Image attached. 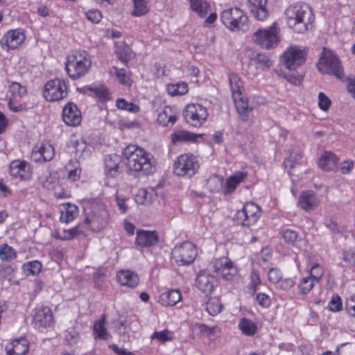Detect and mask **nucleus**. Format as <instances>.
<instances>
[{"mask_svg": "<svg viewBox=\"0 0 355 355\" xmlns=\"http://www.w3.org/2000/svg\"><path fill=\"white\" fill-rule=\"evenodd\" d=\"M127 168L134 172L150 175L155 171V164L153 155L135 145H129L123 152Z\"/></svg>", "mask_w": 355, "mask_h": 355, "instance_id": "obj_1", "label": "nucleus"}, {"mask_svg": "<svg viewBox=\"0 0 355 355\" xmlns=\"http://www.w3.org/2000/svg\"><path fill=\"white\" fill-rule=\"evenodd\" d=\"M289 28L297 33H303L308 29L311 16L310 7L304 3L290 5L284 12Z\"/></svg>", "mask_w": 355, "mask_h": 355, "instance_id": "obj_2", "label": "nucleus"}, {"mask_svg": "<svg viewBox=\"0 0 355 355\" xmlns=\"http://www.w3.org/2000/svg\"><path fill=\"white\" fill-rule=\"evenodd\" d=\"M91 64L90 56L86 51H76L67 56L65 69L69 77L78 79L89 71Z\"/></svg>", "mask_w": 355, "mask_h": 355, "instance_id": "obj_3", "label": "nucleus"}, {"mask_svg": "<svg viewBox=\"0 0 355 355\" xmlns=\"http://www.w3.org/2000/svg\"><path fill=\"white\" fill-rule=\"evenodd\" d=\"M317 67L322 73L333 75L339 79L344 77V71L340 59L326 48H324L321 53Z\"/></svg>", "mask_w": 355, "mask_h": 355, "instance_id": "obj_4", "label": "nucleus"}, {"mask_svg": "<svg viewBox=\"0 0 355 355\" xmlns=\"http://www.w3.org/2000/svg\"><path fill=\"white\" fill-rule=\"evenodd\" d=\"M222 23L230 30L247 31L249 29L248 17L239 8L223 10L220 15Z\"/></svg>", "mask_w": 355, "mask_h": 355, "instance_id": "obj_5", "label": "nucleus"}, {"mask_svg": "<svg viewBox=\"0 0 355 355\" xmlns=\"http://www.w3.org/2000/svg\"><path fill=\"white\" fill-rule=\"evenodd\" d=\"M200 164L197 157L193 154L180 155L173 162V171L178 177L191 178L198 171Z\"/></svg>", "mask_w": 355, "mask_h": 355, "instance_id": "obj_6", "label": "nucleus"}, {"mask_svg": "<svg viewBox=\"0 0 355 355\" xmlns=\"http://www.w3.org/2000/svg\"><path fill=\"white\" fill-rule=\"evenodd\" d=\"M172 257L179 266H187L192 263L197 257L195 245L186 241L176 245L172 250Z\"/></svg>", "mask_w": 355, "mask_h": 355, "instance_id": "obj_7", "label": "nucleus"}, {"mask_svg": "<svg viewBox=\"0 0 355 355\" xmlns=\"http://www.w3.org/2000/svg\"><path fill=\"white\" fill-rule=\"evenodd\" d=\"M68 94L67 86L64 80L55 78L49 80L44 85V98L49 102L62 100Z\"/></svg>", "mask_w": 355, "mask_h": 355, "instance_id": "obj_8", "label": "nucleus"}, {"mask_svg": "<svg viewBox=\"0 0 355 355\" xmlns=\"http://www.w3.org/2000/svg\"><path fill=\"white\" fill-rule=\"evenodd\" d=\"M253 41L262 49H270L276 47L279 42L275 25L267 29H258L252 36Z\"/></svg>", "mask_w": 355, "mask_h": 355, "instance_id": "obj_9", "label": "nucleus"}, {"mask_svg": "<svg viewBox=\"0 0 355 355\" xmlns=\"http://www.w3.org/2000/svg\"><path fill=\"white\" fill-rule=\"evenodd\" d=\"M184 117L187 123L193 127H200L206 121L208 112L206 107L198 103L187 105L184 110Z\"/></svg>", "mask_w": 355, "mask_h": 355, "instance_id": "obj_10", "label": "nucleus"}, {"mask_svg": "<svg viewBox=\"0 0 355 355\" xmlns=\"http://www.w3.org/2000/svg\"><path fill=\"white\" fill-rule=\"evenodd\" d=\"M305 49L297 46L289 47L282 55V62L289 70H295L306 60Z\"/></svg>", "mask_w": 355, "mask_h": 355, "instance_id": "obj_11", "label": "nucleus"}, {"mask_svg": "<svg viewBox=\"0 0 355 355\" xmlns=\"http://www.w3.org/2000/svg\"><path fill=\"white\" fill-rule=\"evenodd\" d=\"M109 213L107 209L102 206L94 208L85 218V223L93 232H100L108 224Z\"/></svg>", "mask_w": 355, "mask_h": 355, "instance_id": "obj_12", "label": "nucleus"}, {"mask_svg": "<svg viewBox=\"0 0 355 355\" xmlns=\"http://www.w3.org/2000/svg\"><path fill=\"white\" fill-rule=\"evenodd\" d=\"M261 216L260 208L254 202L245 203L242 209L236 214L238 223L242 226H250L254 224Z\"/></svg>", "mask_w": 355, "mask_h": 355, "instance_id": "obj_13", "label": "nucleus"}, {"mask_svg": "<svg viewBox=\"0 0 355 355\" xmlns=\"http://www.w3.org/2000/svg\"><path fill=\"white\" fill-rule=\"evenodd\" d=\"M55 155L54 148L49 143L35 145L31 152V159L35 163H44L51 161Z\"/></svg>", "mask_w": 355, "mask_h": 355, "instance_id": "obj_14", "label": "nucleus"}, {"mask_svg": "<svg viewBox=\"0 0 355 355\" xmlns=\"http://www.w3.org/2000/svg\"><path fill=\"white\" fill-rule=\"evenodd\" d=\"M62 117L63 121L69 126H77L82 120V115L77 105L72 103H67L62 109Z\"/></svg>", "mask_w": 355, "mask_h": 355, "instance_id": "obj_15", "label": "nucleus"}, {"mask_svg": "<svg viewBox=\"0 0 355 355\" xmlns=\"http://www.w3.org/2000/svg\"><path fill=\"white\" fill-rule=\"evenodd\" d=\"M24 33L21 29L8 31L0 40L2 48L8 50L15 49L25 40Z\"/></svg>", "mask_w": 355, "mask_h": 355, "instance_id": "obj_16", "label": "nucleus"}, {"mask_svg": "<svg viewBox=\"0 0 355 355\" xmlns=\"http://www.w3.org/2000/svg\"><path fill=\"white\" fill-rule=\"evenodd\" d=\"M248 7L257 21H264L269 17L267 0H248Z\"/></svg>", "mask_w": 355, "mask_h": 355, "instance_id": "obj_17", "label": "nucleus"}, {"mask_svg": "<svg viewBox=\"0 0 355 355\" xmlns=\"http://www.w3.org/2000/svg\"><path fill=\"white\" fill-rule=\"evenodd\" d=\"M10 173L11 175L21 180H27L31 177L32 170L26 162L15 160L10 165Z\"/></svg>", "mask_w": 355, "mask_h": 355, "instance_id": "obj_18", "label": "nucleus"}, {"mask_svg": "<svg viewBox=\"0 0 355 355\" xmlns=\"http://www.w3.org/2000/svg\"><path fill=\"white\" fill-rule=\"evenodd\" d=\"M318 200L316 194L311 191L302 192L298 200V206L306 211L314 210L318 205Z\"/></svg>", "mask_w": 355, "mask_h": 355, "instance_id": "obj_19", "label": "nucleus"}, {"mask_svg": "<svg viewBox=\"0 0 355 355\" xmlns=\"http://www.w3.org/2000/svg\"><path fill=\"white\" fill-rule=\"evenodd\" d=\"M215 279L213 275L200 272L196 279V285L202 293L210 294L214 288Z\"/></svg>", "mask_w": 355, "mask_h": 355, "instance_id": "obj_20", "label": "nucleus"}, {"mask_svg": "<svg viewBox=\"0 0 355 355\" xmlns=\"http://www.w3.org/2000/svg\"><path fill=\"white\" fill-rule=\"evenodd\" d=\"M53 322V315L49 307H42L35 311L33 322L36 327H46Z\"/></svg>", "mask_w": 355, "mask_h": 355, "instance_id": "obj_21", "label": "nucleus"}, {"mask_svg": "<svg viewBox=\"0 0 355 355\" xmlns=\"http://www.w3.org/2000/svg\"><path fill=\"white\" fill-rule=\"evenodd\" d=\"M232 98L240 119L243 122L250 121V114L253 108L248 105V100L244 97L243 94H241L239 97L232 96Z\"/></svg>", "mask_w": 355, "mask_h": 355, "instance_id": "obj_22", "label": "nucleus"}, {"mask_svg": "<svg viewBox=\"0 0 355 355\" xmlns=\"http://www.w3.org/2000/svg\"><path fill=\"white\" fill-rule=\"evenodd\" d=\"M158 241L157 234L155 232L137 230L135 243L141 247L155 245Z\"/></svg>", "mask_w": 355, "mask_h": 355, "instance_id": "obj_23", "label": "nucleus"}, {"mask_svg": "<svg viewBox=\"0 0 355 355\" xmlns=\"http://www.w3.org/2000/svg\"><path fill=\"white\" fill-rule=\"evenodd\" d=\"M7 355H26L28 352V343L25 338L14 340L6 346Z\"/></svg>", "mask_w": 355, "mask_h": 355, "instance_id": "obj_24", "label": "nucleus"}, {"mask_svg": "<svg viewBox=\"0 0 355 355\" xmlns=\"http://www.w3.org/2000/svg\"><path fill=\"white\" fill-rule=\"evenodd\" d=\"M338 159L331 151H324L318 160V166L323 171H334L337 167Z\"/></svg>", "mask_w": 355, "mask_h": 355, "instance_id": "obj_25", "label": "nucleus"}, {"mask_svg": "<svg viewBox=\"0 0 355 355\" xmlns=\"http://www.w3.org/2000/svg\"><path fill=\"white\" fill-rule=\"evenodd\" d=\"M177 112L170 106H166L159 113L157 122L162 126H172L178 120Z\"/></svg>", "mask_w": 355, "mask_h": 355, "instance_id": "obj_26", "label": "nucleus"}, {"mask_svg": "<svg viewBox=\"0 0 355 355\" xmlns=\"http://www.w3.org/2000/svg\"><path fill=\"white\" fill-rule=\"evenodd\" d=\"M117 281L122 286L136 287L139 282L138 275L130 270H122L116 275Z\"/></svg>", "mask_w": 355, "mask_h": 355, "instance_id": "obj_27", "label": "nucleus"}, {"mask_svg": "<svg viewBox=\"0 0 355 355\" xmlns=\"http://www.w3.org/2000/svg\"><path fill=\"white\" fill-rule=\"evenodd\" d=\"M200 137V135L184 130H177L171 135V141L174 145L183 142H195Z\"/></svg>", "mask_w": 355, "mask_h": 355, "instance_id": "obj_28", "label": "nucleus"}, {"mask_svg": "<svg viewBox=\"0 0 355 355\" xmlns=\"http://www.w3.org/2000/svg\"><path fill=\"white\" fill-rule=\"evenodd\" d=\"M246 173L238 171L230 176L226 180L223 193L226 195L232 193L235 190L237 185L246 178Z\"/></svg>", "mask_w": 355, "mask_h": 355, "instance_id": "obj_29", "label": "nucleus"}, {"mask_svg": "<svg viewBox=\"0 0 355 355\" xmlns=\"http://www.w3.org/2000/svg\"><path fill=\"white\" fill-rule=\"evenodd\" d=\"M182 295L178 290H170L162 293L159 297V301L164 306H174L181 300Z\"/></svg>", "mask_w": 355, "mask_h": 355, "instance_id": "obj_30", "label": "nucleus"}, {"mask_svg": "<svg viewBox=\"0 0 355 355\" xmlns=\"http://www.w3.org/2000/svg\"><path fill=\"white\" fill-rule=\"evenodd\" d=\"M78 214V208L76 205L72 204H66L63 206L61 211L60 219L62 222L68 223L72 221Z\"/></svg>", "mask_w": 355, "mask_h": 355, "instance_id": "obj_31", "label": "nucleus"}, {"mask_svg": "<svg viewBox=\"0 0 355 355\" xmlns=\"http://www.w3.org/2000/svg\"><path fill=\"white\" fill-rule=\"evenodd\" d=\"M105 324V315H102L100 320L94 322L93 331L95 338H100L103 340H107L109 338L110 334L107 332Z\"/></svg>", "mask_w": 355, "mask_h": 355, "instance_id": "obj_32", "label": "nucleus"}, {"mask_svg": "<svg viewBox=\"0 0 355 355\" xmlns=\"http://www.w3.org/2000/svg\"><path fill=\"white\" fill-rule=\"evenodd\" d=\"M191 10L196 12L200 17H205L207 15L210 6L205 0H189Z\"/></svg>", "mask_w": 355, "mask_h": 355, "instance_id": "obj_33", "label": "nucleus"}, {"mask_svg": "<svg viewBox=\"0 0 355 355\" xmlns=\"http://www.w3.org/2000/svg\"><path fill=\"white\" fill-rule=\"evenodd\" d=\"M119 157L116 155L109 156L105 160V168L106 174L112 178L117 173L119 167Z\"/></svg>", "mask_w": 355, "mask_h": 355, "instance_id": "obj_34", "label": "nucleus"}, {"mask_svg": "<svg viewBox=\"0 0 355 355\" xmlns=\"http://www.w3.org/2000/svg\"><path fill=\"white\" fill-rule=\"evenodd\" d=\"M229 84L232 93V96L239 97L241 94H243V83L236 74H229Z\"/></svg>", "mask_w": 355, "mask_h": 355, "instance_id": "obj_35", "label": "nucleus"}, {"mask_svg": "<svg viewBox=\"0 0 355 355\" xmlns=\"http://www.w3.org/2000/svg\"><path fill=\"white\" fill-rule=\"evenodd\" d=\"M303 156L300 151H293L291 153L289 157L286 158L284 162V165L286 168L288 169V172L291 171L298 164L302 163Z\"/></svg>", "mask_w": 355, "mask_h": 355, "instance_id": "obj_36", "label": "nucleus"}, {"mask_svg": "<svg viewBox=\"0 0 355 355\" xmlns=\"http://www.w3.org/2000/svg\"><path fill=\"white\" fill-rule=\"evenodd\" d=\"M66 170L68 171V179L71 182L79 180L81 173L80 164L76 160H70L66 165Z\"/></svg>", "mask_w": 355, "mask_h": 355, "instance_id": "obj_37", "label": "nucleus"}, {"mask_svg": "<svg viewBox=\"0 0 355 355\" xmlns=\"http://www.w3.org/2000/svg\"><path fill=\"white\" fill-rule=\"evenodd\" d=\"M250 60L254 61L257 64V67L262 70L268 69L272 64L268 55L261 53H252Z\"/></svg>", "mask_w": 355, "mask_h": 355, "instance_id": "obj_38", "label": "nucleus"}, {"mask_svg": "<svg viewBox=\"0 0 355 355\" xmlns=\"http://www.w3.org/2000/svg\"><path fill=\"white\" fill-rule=\"evenodd\" d=\"M73 148L76 155L79 158L85 159L91 155V147L87 146L83 140L73 142Z\"/></svg>", "mask_w": 355, "mask_h": 355, "instance_id": "obj_39", "label": "nucleus"}, {"mask_svg": "<svg viewBox=\"0 0 355 355\" xmlns=\"http://www.w3.org/2000/svg\"><path fill=\"white\" fill-rule=\"evenodd\" d=\"M239 327L242 333L248 336H252L257 331V325L255 323L245 318L240 320Z\"/></svg>", "mask_w": 355, "mask_h": 355, "instance_id": "obj_40", "label": "nucleus"}, {"mask_svg": "<svg viewBox=\"0 0 355 355\" xmlns=\"http://www.w3.org/2000/svg\"><path fill=\"white\" fill-rule=\"evenodd\" d=\"M233 265L232 262L225 257H220L219 259H215L212 262V267L214 271L218 275L221 272L230 270V267Z\"/></svg>", "mask_w": 355, "mask_h": 355, "instance_id": "obj_41", "label": "nucleus"}, {"mask_svg": "<svg viewBox=\"0 0 355 355\" xmlns=\"http://www.w3.org/2000/svg\"><path fill=\"white\" fill-rule=\"evenodd\" d=\"M110 72L111 74L116 75L119 82L124 85H130V78L129 72L125 69H118L112 67L110 69Z\"/></svg>", "mask_w": 355, "mask_h": 355, "instance_id": "obj_42", "label": "nucleus"}, {"mask_svg": "<svg viewBox=\"0 0 355 355\" xmlns=\"http://www.w3.org/2000/svg\"><path fill=\"white\" fill-rule=\"evenodd\" d=\"M167 91L172 96H182L187 93L188 86L187 84L184 82L178 83L168 85Z\"/></svg>", "mask_w": 355, "mask_h": 355, "instance_id": "obj_43", "label": "nucleus"}, {"mask_svg": "<svg viewBox=\"0 0 355 355\" xmlns=\"http://www.w3.org/2000/svg\"><path fill=\"white\" fill-rule=\"evenodd\" d=\"M206 309L209 315H216L222 310V304L218 297H211L207 302Z\"/></svg>", "mask_w": 355, "mask_h": 355, "instance_id": "obj_44", "label": "nucleus"}, {"mask_svg": "<svg viewBox=\"0 0 355 355\" xmlns=\"http://www.w3.org/2000/svg\"><path fill=\"white\" fill-rule=\"evenodd\" d=\"M223 179L218 175H213L207 182V187L211 192L218 191L223 187Z\"/></svg>", "mask_w": 355, "mask_h": 355, "instance_id": "obj_45", "label": "nucleus"}, {"mask_svg": "<svg viewBox=\"0 0 355 355\" xmlns=\"http://www.w3.org/2000/svg\"><path fill=\"white\" fill-rule=\"evenodd\" d=\"M134 3V10L132 15L140 17L146 14L148 11L147 0H132Z\"/></svg>", "mask_w": 355, "mask_h": 355, "instance_id": "obj_46", "label": "nucleus"}, {"mask_svg": "<svg viewBox=\"0 0 355 355\" xmlns=\"http://www.w3.org/2000/svg\"><path fill=\"white\" fill-rule=\"evenodd\" d=\"M87 89L92 92L94 96H96L102 101H105L110 98V93L107 89L104 86L87 87Z\"/></svg>", "mask_w": 355, "mask_h": 355, "instance_id": "obj_47", "label": "nucleus"}, {"mask_svg": "<svg viewBox=\"0 0 355 355\" xmlns=\"http://www.w3.org/2000/svg\"><path fill=\"white\" fill-rule=\"evenodd\" d=\"M153 191V189H150V192L144 189H139L135 197L136 203L144 205L150 202Z\"/></svg>", "mask_w": 355, "mask_h": 355, "instance_id": "obj_48", "label": "nucleus"}, {"mask_svg": "<svg viewBox=\"0 0 355 355\" xmlns=\"http://www.w3.org/2000/svg\"><path fill=\"white\" fill-rule=\"evenodd\" d=\"M282 236L285 242L291 245H295L300 241L298 233L289 229L284 230L282 233Z\"/></svg>", "mask_w": 355, "mask_h": 355, "instance_id": "obj_49", "label": "nucleus"}, {"mask_svg": "<svg viewBox=\"0 0 355 355\" xmlns=\"http://www.w3.org/2000/svg\"><path fill=\"white\" fill-rule=\"evenodd\" d=\"M250 282L248 286L249 293L254 295L257 291V287L261 284V279L259 273L256 270H252L250 273Z\"/></svg>", "mask_w": 355, "mask_h": 355, "instance_id": "obj_50", "label": "nucleus"}, {"mask_svg": "<svg viewBox=\"0 0 355 355\" xmlns=\"http://www.w3.org/2000/svg\"><path fill=\"white\" fill-rule=\"evenodd\" d=\"M15 257V251L12 247L6 244H4L0 247V258L2 260H12Z\"/></svg>", "mask_w": 355, "mask_h": 355, "instance_id": "obj_51", "label": "nucleus"}, {"mask_svg": "<svg viewBox=\"0 0 355 355\" xmlns=\"http://www.w3.org/2000/svg\"><path fill=\"white\" fill-rule=\"evenodd\" d=\"M116 105L119 109L128 110L132 112H137L139 110L137 105L126 101L123 98H119L116 102Z\"/></svg>", "mask_w": 355, "mask_h": 355, "instance_id": "obj_52", "label": "nucleus"}, {"mask_svg": "<svg viewBox=\"0 0 355 355\" xmlns=\"http://www.w3.org/2000/svg\"><path fill=\"white\" fill-rule=\"evenodd\" d=\"M313 285L312 277L308 276L302 278L299 285L300 293L303 295L307 294L313 288Z\"/></svg>", "mask_w": 355, "mask_h": 355, "instance_id": "obj_53", "label": "nucleus"}, {"mask_svg": "<svg viewBox=\"0 0 355 355\" xmlns=\"http://www.w3.org/2000/svg\"><path fill=\"white\" fill-rule=\"evenodd\" d=\"M9 92L14 97H21L26 94V89L17 82H13L9 85Z\"/></svg>", "mask_w": 355, "mask_h": 355, "instance_id": "obj_54", "label": "nucleus"}, {"mask_svg": "<svg viewBox=\"0 0 355 355\" xmlns=\"http://www.w3.org/2000/svg\"><path fill=\"white\" fill-rule=\"evenodd\" d=\"M151 339H157L164 343L173 339V333L166 329L161 331H155L150 336Z\"/></svg>", "mask_w": 355, "mask_h": 355, "instance_id": "obj_55", "label": "nucleus"}, {"mask_svg": "<svg viewBox=\"0 0 355 355\" xmlns=\"http://www.w3.org/2000/svg\"><path fill=\"white\" fill-rule=\"evenodd\" d=\"M115 200L120 212L121 214H125L129 209L128 201L130 199L123 196L116 195Z\"/></svg>", "mask_w": 355, "mask_h": 355, "instance_id": "obj_56", "label": "nucleus"}, {"mask_svg": "<svg viewBox=\"0 0 355 355\" xmlns=\"http://www.w3.org/2000/svg\"><path fill=\"white\" fill-rule=\"evenodd\" d=\"M116 53L118 55L119 58L123 62H128L132 57V51L130 48L128 46H123L120 48H118L116 50Z\"/></svg>", "mask_w": 355, "mask_h": 355, "instance_id": "obj_57", "label": "nucleus"}, {"mask_svg": "<svg viewBox=\"0 0 355 355\" xmlns=\"http://www.w3.org/2000/svg\"><path fill=\"white\" fill-rule=\"evenodd\" d=\"M42 267V263L38 261H31L24 265V269L31 275L38 274L41 271Z\"/></svg>", "mask_w": 355, "mask_h": 355, "instance_id": "obj_58", "label": "nucleus"}, {"mask_svg": "<svg viewBox=\"0 0 355 355\" xmlns=\"http://www.w3.org/2000/svg\"><path fill=\"white\" fill-rule=\"evenodd\" d=\"M331 103V100L327 95H325L323 92L319 93L318 106L322 110L327 111V110H329Z\"/></svg>", "mask_w": 355, "mask_h": 355, "instance_id": "obj_59", "label": "nucleus"}, {"mask_svg": "<svg viewBox=\"0 0 355 355\" xmlns=\"http://www.w3.org/2000/svg\"><path fill=\"white\" fill-rule=\"evenodd\" d=\"M328 308L331 311H338L342 309V301L338 295H333L329 301Z\"/></svg>", "mask_w": 355, "mask_h": 355, "instance_id": "obj_60", "label": "nucleus"}, {"mask_svg": "<svg viewBox=\"0 0 355 355\" xmlns=\"http://www.w3.org/2000/svg\"><path fill=\"white\" fill-rule=\"evenodd\" d=\"M195 327L198 329L202 335L208 336L214 334L217 327H209L207 325L202 323H197L195 324Z\"/></svg>", "mask_w": 355, "mask_h": 355, "instance_id": "obj_61", "label": "nucleus"}, {"mask_svg": "<svg viewBox=\"0 0 355 355\" xmlns=\"http://www.w3.org/2000/svg\"><path fill=\"white\" fill-rule=\"evenodd\" d=\"M87 19L92 23H98L101 18V12L98 10H90L85 12Z\"/></svg>", "mask_w": 355, "mask_h": 355, "instance_id": "obj_62", "label": "nucleus"}, {"mask_svg": "<svg viewBox=\"0 0 355 355\" xmlns=\"http://www.w3.org/2000/svg\"><path fill=\"white\" fill-rule=\"evenodd\" d=\"M345 309L350 315L355 317V294L346 299Z\"/></svg>", "mask_w": 355, "mask_h": 355, "instance_id": "obj_63", "label": "nucleus"}, {"mask_svg": "<svg viewBox=\"0 0 355 355\" xmlns=\"http://www.w3.org/2000/svg\"><path fill=\"white\" fill-rule=\"evenodd\" d=\"M323 275V269L319 264H314L310 271L309 277L318 282Z\"/></svg>", "mask_w": 355, "mask_h": 355, "instance_id": "obj_64", "label": "nucleus"}]
</instances>
